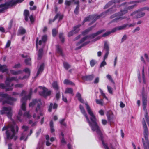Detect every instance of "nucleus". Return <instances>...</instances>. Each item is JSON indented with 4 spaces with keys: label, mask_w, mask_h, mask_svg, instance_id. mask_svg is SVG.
I'll return each mask as SVG.
<instances>
[{
    "label": "nucleus",
    "mask_w": 149,
    "mask_h": 149,
    "mask_svg": "<svg viewBox=\"0 0 149 149\" xmlns=\"http://www.w3.org/2000/svg\"><path fill=\"white\" fill-rule=\"evenodd\" d=\"M52 86L53 88L56 90H58L59 89L58 83L56 81H54L53 82Z\"/></svg>",
    "instance_id": "f704fd0d"
},
{
    "label": "nucleus",
    "mask_w": 149,
    "mask_h": 149,
    "mask_svg": "<svg viewBox=\"0 0 149 149\" xmlns=\"http://www.w3.org/2000/svg\"><path fill=\"white\" fill-rule=\"evenodd\" d=\"M96 103L100 105L101 106H103L104 104V102L103 101V100L102 99L95 100Z\"/></svg>",
    "instance_id": "2f4dec72"
},
{
    "label": "nucleus",
    "mask_w": 149,
    "mask_h": 149,
    "mask_svg": "<svg viewBox=\"0 0 149 149\" xmlns=\"http://www.w3.org/2000/svg\"><path fill=\"white\" fill-rule=\"evenodd\" d=\"M94 75L92 74L91 75L85 76L82 77L83 80L84 81H91L94 78Z\"/></svg>",
    "instance_id": "6ab92c4d"
},
{
    "label": "nucleus",
    "mask_w": 149,
    "mask_h": 149,
    "mask_svg": "<svg viewBox=\"0 0 149 149\" xmlns=\"http://www.w3.org/2000/svg\"><path fill=\"white\" fill-rule=\"evenodd\" d=\"M64 84L66 85H72L74 86L75 84L68 79H65L64 81Z\"/></svg>",
    "instance_id": "473e14b6"
},
{
    "label": "nucleus",
    "mask_w": 149,
    "mask_h": 149,
    "mask_svg": "<svg viewBox=\"0 0 149 149\" xmlns=\"http://www.w3.org/2000/svg\"><path fill=\"white\" fill-rule=\"evenodd\" d=\"M26 32V31L24 29L22 28H20L19 30V33L22 34L25 33Z\"/></svg>",
    "instance_id": "09e8293b"
},
{
    "label": "nucleus",
    "mask_w": 149,
    "mask_h": 149,
    "mask_svg": "<svg viewBox=\"0 0 149 149\" xmlns=\"http://www.w3.org/2000/svg\"><path fill=\"white\" fill-rule=\"evenodd\" d=\"M110 18L111 19H113L115 18L111 22H110V23H111L114 22H117L119 20H121L125 18L126 17H120L118 13H117L111 15L110 17Z\"/></svg>",
    "instance_id": "f8f14e48"
},
{
    "label": "nucleus",
    "mask_w": 149,
    "mask_h": 149,
    "mask_svg": "<svg viewBox=\"0 0 149 149\" xmlns=\"http://www.w3.org/2000/svg\"><path fill=\"white\" fill-rule=\"evenodd\" d=\"M146 7H143V8H141L139 10H138L134 11V12H133V13H132L131 14V15L133 16L135 15L138 12H140L141 11H143L144 10H146Z\"/></svg>",
    "instance_id": "c756f323"
},
{
    "label": "nucleus",
    "mask_w": 149,
    "mask_h": 149,
    "mask_svg": "<svg viewBox=\"0 0 149 149\" xmlns=\"http://www.w3.org/2000/svg\"><path fill=\"white\" fill-rule=\"evenodd\" d=\"M22 72L21 71H15L13 70H10V72L13 75H16L19 74H20Z\"/></svg>",
    "instance_id": "ea45409f"
},
{
    "label": "nucleus",
    "mask_w": 149,
    "mask_h": 149,
    "mask_svg": "<svg viewBox=\"0 0 149 149\" xmlns=\"http://www.w3.org/2000/svg\"><path fill=\"white\" fill-rule=\"evenodd\" d=\"M79 7V5H77L74 10V13L75 14H77L78 13Z\"/></svg>",
    "instance_id": "3c124183"
},
{
    "label": "nucleus",
    "mask_w": 149,
    "mask_h": 149,
    "mask_svg": "<svg viewBox=\"0 0 149 149\" xmlns=\"http://www.w3.org/2000/svg\"><path fill=\"white\" fill-rule=\"evenodd\" d=\"M99 81V78L98 77L96 78L93 81V83L94 84H97Z\"/></svg>",
    "instance_id": "e2e57ef3"
},
{
    "label": "nucleus",
    "mask_w": 149,
    "mask_h": 149,
    "mask_svg": "<svg viewBox=\"0 0 149 149\" xmlns=\"http://www.w3.org/2000/svg\"><path fill=\"white\" fill-rule=\"evenodd\" d=\"M29 124H31V126L32 127H34L37 124L36 122H34L33 123L32 121L31 120H29Z\"/></svg>",
    "instance_id": "603ef678"
},
{
    "label": "nucleus",
    "mask_w": 149,
    "mask_h": 149,
    "mask_svg": "<svg viewBox=\"0 0 149 149\" xmlns=\"http://www.w3.org/2000/svg\"><path fill=\"white\" fill-rule=\"evenodd\" d=\"M94 27V26H91L88 29H87L86 30H85V31H84L82 33V34H83L84 35H85V34H87L88 32L91 31L92 30V29Z\"/></svg>",
    "instance_id": "4c0bfd02"
},
{
    "label": "nucleus",
    "mask_w": 149,
    "mask_h": 149,
    "mask_svg": "<svg viewBox=\"0 0 149 149\" xmlns=\"http://www.w3.org/2000/svg\"><path fill=\"white\" fill-rule=\"evenodd\" d=\"M58 15H59L58 14H56V15L54 17V18L53 20H52V19L50 20L49 21V23L50 24L52 22H54L58 18Z\"/></svg>",
    "instance_id": "bf43d9fd"
},
{
    "label": "nucleus",
    "mask_w": 149,
    "mask_h": 149,
    "mask_svg": "<svg viewBox=\"0 0 149 149\" xmlns=\"http://www.w3.org/2000/svg\"><path fill=\"white\" fill-rule=\"evenodd\" d=\"M57 32V31L56 29H53L52 30V33L53 36L54 37H55L56 35Z\"/></svg>",
    "instance_id": "8fccbe9b"
},
{
    "label": "nucleus",
    "mask_w": 149,
    "mask_h": 149,
    "mask_svg": "<svg viewBox=\"0 0 149 149\" xmlns=\"http://www.w3.org/2000/svg\"><path fill=\"white\" fill-rule=\"evenodd\" d=\"M43 54V50L42 49H40L38 52V60L41 59L42 57Z\"/></svg>",
    "instance_id": "bb28decb"
},
{
    "label": "nucleus",
    "mask_w": 149,
    "mask_h": 149,
    "mask_svg": "<svg viewBox=\"0 0 149 149\" xmlns=\"http://www.w3.org/2000/svg\"><path fill=\"white\" fill-rule=\"evenodd\" d=\"M32 89H30L28 95L25 96L21 99V108L23 111H25L26 110V100L27 99H31L32 95Z\"/></svg>",
    "instance_id": "6e6552de"
},
{
    "label": "nucleus",
    "mask_w": 149,
    "mask_h": 149,
    "mask_svg": "<svg viewBox=\"0 0 149 149\" xmlns=\"http://www.w3.org/2000/svg\"><path fill=\"white\" fill-rule=\"evenodd\" d=\"M107 88L108 89V91L109 93L110 94H112L113 91H112V88L110 87V86H107Z\"/></svg>",
    "instance_id": "4d7b16f0"
},
{
    "label": "nucleus",
    "mask_w": 149,
    "mask_h": 149,
    "mask_svg": "<svg viewBox=\"0 0 149 149\" xmlns=\"http://www.w3.org/2000/svg\"><path fill=\"white\" fill-rule=\"evenodd\" d=\"M8 69L7 68V66L5 65H2L0 64V71L4 73L7 72Z\"/></svg>",
    "instance_id": "412c9836"
},
{
    "label": "nucleus",
    "mask_w": 149,
    "mask_h": 149,
    "mask_svg": "<svg viewBox=\"0 0 149 149\" xmlns=\"http://www.w3.org/2000/svg\"><path fill=\"white\" fill-rule=\"evenodd\" d=\"M23 116L27 118H29L31 117V115L29 114V112L26 111L24 113Z\"/></svg>",
    "instance_id": "864d4df0"
},
{
    "label": "nucleus",
    "mask_w": 149,
    "mask_h": 149,
    "mask_svg": "<svg viewBox=\"0 0 149 149\" xmlns=\"http://www.w3.org/2000/svg\"><path fill=\"white\" fill-rule=\"evenodd\" d=\"M105 31L104 30H102L99 31L96 33L92 34L89 36H86L84 37L80 42H79L77 44V45H79L81 43L84 42L85 40H88L90 39H92L94 38L100 34Z\"/></svg>",
    "instance_id": "1a4fd4ad"
},
{
    "label": "nucleus",
    "mask_w": 149,
    "mask_h": 149,
    "mask_svg": "<svg viewBox=\"0 0 149 149\" xmlns=\"http://www.w3.org/2000/svg\"><path fill=\"white\" fill-rule=\"evenodd\" d=\"M44 65L43 63L40 65L37 72L36 76H38V75L43 71L44 70Z\"/></svg>",
    "instance_id": "cd10ccee"
},
{
    "label": "nucleus",
    "mask_w": 149,
    "mask_h": 149,
    "mask_svg": "<svg viewBox=\"0 0 149 149\" xmlns=\"http://www.w3.org/2000/svg\"><path fill=\"white\" fill-rule=\"evenodd\" d=\"M76 96V97L78 98L79 100V101L81 103H84V101L83 99L82 98L81 95L79 92H77V93Z\"/></svg>",
    "instance_id": "7c9ffc66"
},
{
    "label": "nucleus",
    "mask_w": 149,
    "mask_h": 149,
    "mask_svg": "<svg viewBox=\"0 0 149 149\" xmlns=\"http://www.w3.org/2000/svg\"><path fill=\"white\" fill-rule=\"evenodd\" d=\"M29 11L28 10H24V16H29Z\"/></svg>",
    "instance_id": "13d9d810"
},
{
    "label": "nucleus",
    "mask_w": 149,
    "mask_h": 149,
    "mask_svg": "<svg viewBox=\"0 0 149 149\" xmlns=\"http://www.w3.org/2000/svg\"><path fill=\"white\" fill-rule=\"evenodd\" d=\"M36 104L37 105V106L36 109V113H39L40 116H43L44 113L42 112V109L40 108V105L42 104L40 99L33 100L32 102L29 104V107H33Z\"/></svg>",
    "instance_id": "423d86ee"
},
{
    "label": "nucleus",
    "mask_w": 149,
    "mask_h": 149,
    "mask_svg": "<svg viewBox=\"0 0 149 149\" xmlns=\"http://www.w3.org/2000/svg\"><path fill=\"white\" fill-rule=\"evenodd\" d=\"M57 105L55 103L53 104L52 103H51L49 107L48 111L49 112H51L52 108H53L54 109H55L57 108Z\"/></svg>",
    "instance_id": "b1692460"
},
{
    "label": "nucleus",
    "mask_w": 149,
    "mask_h": 149,
    "mask_svg": "<svg viewBox=\"0 0 149 149\" xmlns=\"http://www.w3.org/2000/svg\"><path fill=\"white\" fill-rule=\"evenodd\" d=\"M79 108L81 112L84 114V116L86 117V119H87V118H88L87 116V115L86 112L83 107L82 105H80L79 106Z\"/></svg>",
    "instance_id": "4be33fe9"
},
{
    "label": "nucleus",
    "mask_w": 149,
    "mask_h": 149,
    "mask_svg": "<svg viewBox=\"0 0 149 149\" xmlns=\"http://www.w3.org/2000/svg\"><path fill=\"white\" fill-rule=\"evenodd\" d=\"M106 59H104V58H103V61L101 63L100 67H102L104 66L105 65H106V63L105 61V60Z\"/></svg>",
    "instance_id": "5fc2aeb1"
},
{
    "label": "nucleus",
    "mask_w": 149,
    "mask_h": 149,
    "mask_svg": "<svg viewBox=\"0 0 149 149\" xmlns=\"http://www.w3.org/2000/svg\"><path fill=\"white\" fill-rule=\"evenodd\" d=\"M128 12L127 10L125 8L124 10H121L120 12H118L120 17L124 15Z\"/></svg>",
    "instance_id": "393cba45"
},
{
    "label": "nucleus",
    "mask_w": 149,
    "mask_h": 149,
    "mask_svg": "<svg viewBox=\"0 0 149 149\" xmlns=\"http://www.w3.org/2000/svg\"><path fill=\"white\" fill-rule=\"evenodd\" d=\"M22 115V111L21 110H20L18 112V115L17 116V120L20 122L22 121V120L21 119V117Z\"/></svg>",
    "instance_id": "58836bf2"
},
{
    "label": "nucleus",
    "mask_w": 149,
    "mask_h": 149,
    "mask_svg": "<svg viewBox=\"0 0 149 149\" xmlns=\"http://www.w3.org/2000/svg\"><path fill=\"white\" fill-rule=\"evenodd\" d=\"M65 119H63L60 121V123L61 125L65 126L66 125V124L64 123V121H65Z\"/></svg>",
    "instance_id": "052dcab7"
},
{
    "label": "nucleus",
    "mask_w": 149,
    "mask_h": 149,
    "mask_svg": "<svg viewBox=\"0 0 149 149\" xmlns=\"http://www.w3.org/2000/svg\"><path fill=\"white\" fill-rule=\"evenodd\" d=\"M80 25H77L74 27L73 30L69 32L68 33V36L70 37L73 34L79 32V27Z\"/></svg>",
    "instance_id": "f3484780"
},
{
    "label": "nucleus",
    "mask_w": 149,
    "mask_h": 149,
    "mask_svg": "<svg viewBox=\"0 0 149 149\" xmlns=\"http://www.w3.org/2000/svg\"><path fill=\"white\" fill-rule=\"evenodd\" d=\"M136 1H133L127 3H124L117 6H114L107 11L102 13L100 15H90L89 17H86L83 22H85L86 21H89L91 20H92V23H91V24L95 22L97 19L100 18V17L102 16L103 15H105L107 13L108 14L116 12L117 10V8L118 7H120L121 6H123L124 7H125L127 11H128V10L133 9L136 6Z\"/></svg>",
    "instance_id": "f257e3e1"
},
{
    "label": "nucleus",
    "mask_w": 149,
    "mask_h": 149,
    "mask_svg": "<svg viewBox=\"0 0 149 149\" xmlns=\"http://www.w3.org/2000/svg\"><path fill=\"white\" fill-rule=\"evenodd\" d=\"M5 130H6V133L7 139H12L14 137L15 140L17 139V137L15 136V135L18 132V127L15 125V123L13 125L4 127L2 129V131Z\"/></svg>",
    "instance_id": "7ed1b4c3"
},
{
    "label": "nucleus",
    "mask_w": 149,
    "mask_h": 149,
    "mask_svg": "<svg viewBox=\"0 0 149 149\" xmlns=\"http://www.w3.org/2000/svg\"><path fill=\"white\" fill-rule=\"evenodd\" d=\"M145 111V117L146 120L147 121V123L148 124L149 126V117L148 115L147 111L146 109L143 110Z\"/></svg>",
    "instance_id": "c9c22d12"
},
{
    "label": "nucleus",
    "mask_w": 149,
    "mask_h": 149,
    "mask_svg": "<svg viewBox=\"0 0 149 149\" xmlns=\"http://www.w3.org/2000/svg\"><path fill=\"white\" fill-rule=\"evenodd\" d=\"M59 38L61 40V42L62 43L64 42V38L63 36V33H61L59 34Z\"/></svg>",
    "instance_id": "a18cd8bd"
},
{
    "label": "nucleus",
    "mask_w": 149,
    "mask_h": 149,
    "mask_svg": "<svg viewBox=\"0 0 149 149\" xmlns=\"http://www.w3.org/2000/svg\"><path fill=\"white\" fill-rule=\"evenodd\" d=\"M47 36L46 35L43 36L42 38V40H40L38 42V38H37L36 41V46L37 48L38 47V45H42L43 46L44 45V43L47 40Z\"/></svg>",
    "instance_id": "4468645a"
},
{
    "label": "nucleus",
    "mask_w": 149,
    "mask_h": 149,
    "mask_svg": "<svg viewBox=\"0 0 149 149\" xmlns=\"http://www.w3.org/2000/svg\"><path fill=\"white\" fill-rule=\"evenodd\" d=\"M73 90L71 88H66L65 91V94L69 93L72 94V95H74L73 93Z\"/></svg>",
    "instance_id": "a878e982"
},
{
    "label": "nucleus",
    "mask_w": 149,
    "mask_h": 149,
    "mask_svg": "<svg viewBox=\"0 0 149 149\" xmlns=\"http://www.w3.org/2000/svg\"><path fill=\"white\" fill-rule=\"evenodd\" d=\"M128 24H125L124 25L117 27L118 30H120L124 29L127 26Z\"/></svg>",
    "instance_id": "e433bc0d"
},
{
    "label": "nucleus",
    "mask_w": 149,
    "mask_h": 149,
    "mask_svg": "<svg viewBox=\"0 0 149 149\" xmlns=\"http://www.w3.org/2000/svg\"><path fill=\"white\" fill-rule=\"evenodd\" d=\"M71 3V1H70L65 0V4L67 6H69L70 5Z\"/></svg>",
    "instance_id": "6e6d98bb"
},
{
    "label": "nucleus",
    "mask_w": 149,
    "mask_h": 149,
    "mask_svg": "<svg viewBox=\"0 0 149 149\" xmlns=\"http://www.w3.org/2000/svg\"><path fill=\"white\" fill-rule=\"evenodd\" d=\"M56 49L57 52L58 54L62 56L63 55L62 50L61 47L59 45H57L56 46Z\"/></svg>",
    "instance_id": "72a5a7b5"
},
{
    "label": "nucleus",
    "mask_w": 149,
    "mask_h": 149,
    "mask_svg": "<svg viewBox=\"0 0 149 149\" xmlns=\"http://www.w3.org/2000/svg\"><path fill=\"white\" fill-rule=\"evenodd\" d=\"M63 65L64 68L67 70L70 67V65L66 62H64Z\"/></svg>",
    "instance_id": "49530a36"
},
{
    "label": "nucleus",
    "mask_w": 149,
    "mask_h": 149,
    "mask_svg": "<svg viewBox=\"0 0 149 149\" xmlns=\"http://www.w3.org/2000/svg\"><path fill=\"white\" fill-rule=\"evenodd\" d=\"M30 21L31 23H33L34 21V19L32 15H31L29 17Z\"/></svg>",
    "instance_id": "338daca9"
},
{
    "label": "nucleus",
    "mask_w": 149,
    "mask_h": 149,
    "mask_svg": "<svg viewBox=\"0 0 149 149\" xmlns=\"http://www.w3.org/2000/svg\"><path fill=\"white\" fill-rule=\"evenodd\" d=\"M143 137L142 139V143L144 149H149V141L148 137L149 132L144 119L143 118Z\"/></svg>",
    "instance_id": "20e7f679"
},
{
    "label": "nucleus",
    "mask_w": 149,
    "mask_h": 149,
    "mask_svg": "<svg viewBox=\"0 0 149 149\" xmlns=\"http://www.w3.org/2000/svg\"><path fill=\"white\" fill-rule=\"evenodd\" d=\"M24 86V85L23 84H16L15 85V87L16 88L17 87H23Z\"/></svg>",
    "instance_id": "680f3d73"
},
{
    "label": "nucleus",
    "mask_w": 149,
    "mask_h": 149,
    "mask_svg": "<svg viewBox=\"0 0 149 149\" xmlns=\"http://www.w3.org/2000/svg\"><path fill=\"white\" fill-rule=\"evenodd\" d=\"M25 63L27 65H31V59L30 58H28L25 60Z\"/></svg>",
    "instance_id": "c03bdc74"
},
{
    "label": "nucleus",
    "mask_w": 149,
    "mask_h": 149,
    "mask_svg": "<svg viewBox=\"0 0 149 149\" xmlns=\"http://www.w3.org/2000/svg\"><path fill=\"white\" fill-rule=\"evenodd\" d=\"M20 77L17 78V77H7L6 78V80L5 81V83L6 85V87H10L12 86L13 85V84H11V85H10V82L13 81H18Z\"/></svg>",
    "instance_id": "9b49d317"
},
{
    "label": "nucleus",
    "mask_w": 149,
    "mask_h": 149,
    "mask_svg": "<svg viewBox=\"0 0 149 149\" xmlns=\"http://www.w3.org/2000/svg\"><path fill=\"white\" fill-rule=\"evenodd\" d=\"M136 15L135 18H140L144 16L145 13L144 12L138 13Z\"/></svg>",
    "instance_id": "c85d7f7f"
},
{
    "label": "nucleus",
    "mask_w": 149,
    "mask_h": 149,
    "mask_svg": "<svg viewBox=\"0 0 149 149\" xmlns=\"http://www.w3.org/2000/svg\"><path fill=\"white\" fill-rule=\"evenodd\" d=\"M107 116L109 121L110 123L112 122L113 119V114L112 113H107Z\"/></svg>",
    "instance_id": "5701e85b"
},
{
    "label": "nucleus",
    "mask_w": 149,
    "mask_h": 149,
    "mask_svg": "<svg viewBox=\"0 0 149 149\" xmlns=\"http://www.w3.org/2000/svg\"><path fill=\"white\" fill-rule=\"evenodd\" d=\"M140 30V28L139 27H137L132 31L133 33H134L136 32L139 31Z\"/></svg>",
    "instance_id": "0e129e2a"
},
{
    "label": "nucleus",
    "mask_w": 149,
    "mask_h": 149,
    "mask_svg": "<svg viewBox=\"0 0 149 149\" xmlns=\"http://www.w3.org/2000/svg\"><path fill=\"white\" fill-rule=\"evenodd\" d=\"M1 114H4L6 113L7 116L8 118H11L12 114V110L10 107H3L1 110Z\"/></svg>",
    "instance_id": "9d476101"
},
{
    "label": "nucleus",
    "mask_w": 149,
    "mask_h": 149,
    "mask_svg": "<svg viewBox=\"0 0 149 149\" xmlns=\"http://www.w3.org/2000/svg\"><path fill=\"white\" fill-rule=\"evenodd\" d=\"M142 95L143 108V110H145L146 109V107L147 102V94L146 93H144L143 91Z\"/></svg>",
    "instance_id": "dca6fc26"
},
{
    "label": "nucleus",
    "mask_w": 149,
    "mask_h": 149,
    "mask_svg": "<svg viewBox=\"0 0 149 149\" xmlns=\"http://www.w3.org/2000/svg\"><path fill=\"white\" fill-rule=\"evenodd\" d=\"M109 50V44L107 42L105 41L104 43L103 50L105 52L104 56V59H106L108 56Z\"/></svg>",
    "instance_id": "2eb2a0df"
},
{
    "label": "nucleus",
    "mask_w": 149,
    "mask_h": 149,
    "mask_svg": "<svg viewBox=\"0 0 149 149\" xmlns=\"http://www.w3.org/2000/svg\"><path fill=\"white\" fill-rule=\"evenodd\" d=\"M38 88L42 89V92L40 93H39L40 95L44 97L49 96L50 95L51 93V91L48 90L47 88L41 86H39Z\"/></svg>",
    "instance_id": "ddd939ff"
},
{
    "label": "nucleus",
    "mask_w": 149,
    "mask_h": 149,
    "mask_svg": "<svg viewBox=\"0 0 149 149\" xmlns=\"http://www.w3.org/2000/svg\"><path fill=\"white\" fill-rule=\"evenodd\" d=\"M110 34H111V32L109 31H108L104 33L102 35V36L103 37H105L109 35Z\"/></svg>",
    "instance_id": "774afa93"
},
{
    "label": "nucleus",
    "mask_w": 149,
    "mask_h": 149,
    "mask_svg": "<svg viewBox=\"0 0 149 149\" xmlns=\"http://www.w3.org/2000/svg\"><path fill=\"white\" fill-rule=\"evenodd\" d=\"M106 77H107V78L108 79H109V80H110L111 82H112L114 85H115V82H114V81H113V80L111 76L109 74H108L107 75Z\"/></svg>",
    "instance_id": "79ce46f5"
},
{
    "label": "nucleus",
    "mask_w": 149,
    "mask_h": 149,
    "mask_svg": "<svg viewBox=\"0 0 149 149\" xmlns=\"http://www.w3.org/2000/svg\"><path fill=\"white\" fill-rule=\"evenodd\" d=\"M121 1L122 0H114V2L113 1H110L104 6V9H105L108 8L112 5L113 3H120L121 2Z\"/></svg>",
    "instance_id": "a211bd4d"
},
{
    "label": "nucleus",
    "mask_w": 149,
    "mask_h": 149,
    "mask_svg": "<svg viewBox=\"0 0 149 149\" xmlns=\"http://www.w3.org/2000/svg\"><path fill=\"white\" fill-rule=\"evenodd\" d=\"M16 100L15 99L10 97L7 94L0 92V102H2L3 104H12L13 102Z\"/></svg>",
    "instance_id": "39448f33"
},
{
    "label": "nucleus",
    "mask_w": 149,
    "mask_h": 149,
    "mask_svg": "<svg viewBox=\"0 0 149 149\" xmlns=\"http://www.w3.org/2000/svg\"><path fill=\"white\" fill-rule=\"evenodd\" d=\"M85 105L88 112L91 116L90 117L91 121H90L89 118L86 119L90 126L91 127L92 131H95L96 133L100 136L102 140L103 145L105 149H109L108 147L104 143L103 141L102 140L103 138L102 134L100 129V127L98 125L97 123V120L95 117L91 110L90 107L88 104L86 103H85Z\"/></svg>",
    "instance_id": "f03ea898"
},
{
    "label": "nucleus",
    "mask_w": 149,
    "mask_h": 149,
    "mask_svg": "<svg viewBox=\"0 0 149 149\" xmlns=\"http://www.w3.org/2000/svg\"><path fill=\"white\" fill-rule=\"evenodd\" d=\"M96 63V61L94 60L93 59L90 61V65L91 67L94 66Z\"/></svg>",
    "instance_id": "de8ad7c7"
},
{
    "label": "nucleus",
    "mask_w": 149,
    "mask_h": 149,
    "mask_svg": "<svg viewBox=\"0 0 149 149\" xmlns=\"http://www.w3.org/2000/svg\"><path fill=\"white\" fill-rule=\"evenodd\" d=\"M27 137L26 136V134H22V136L20 137V140H24L25 141H26Z\"/></svg>",
    "instance_id": "37998d69"
},
{
    "label": "nucleus",
    "mask_w": 149,
    "mask_h": 149,
    "mask_svg": "<svg viewBox=\"0 0 149 149\" xmlns=\"http://www.w3.org/2000/svg\"><path fill=\"white\" fill-rule=\"evenodd\" d=\"M24 0H16L15 1H11L6 3L5 4L0 5V13L3 12L5 9L8 8L9 6H12L15 5L17 3H20Z\"/></svg>",
    "instance_id": "0eeeda50"
},
{
    "label": "nucleus",
    "mask_w": 149,
    "mask_h": 149,
    "mask_svg": "<svg viewBox=\"0 0 149 149\" xmlns=\"http://www.w3.org/2000/svg\"><path fill=\"white\" fill-rule=\"evenodd\" d=\"M50 126L51 132V133H52L54 131V128L53 123L52 120H51L50 122Z\"/></svg>",
    "instance_id": "a19ab883"
},
{
    "label": "nucleus",
    "mask_w": 149,
    "mask_h": 149,
    "mask_svg": "<svg viewBox=\"0 0 149 149\" xmlns=\"http://www.w3.org/2000/svg\"><path fill=\"white\" fill-rule=\"evenodd\" d=\"M11 43V42L10 40H8L6 44V45L5 47L6 48H8L9 47V46L10 45Z\"/></svg>",
    "instance_id": "69168bd1"
},
{
    "label": "nucleus",
    "mask_w": 149,
    "mask_h": 149,
    "mask_svg": "<svg viewBox=\"0 0 149 149\" xmlns=\"http://www.w3.org/2000/svg\"><path fill=\"white\" fill-rule=\"evenodd\" d=\"M24 71L27 74V75L24 76L22 78L19 77V79H24L28 78L29 77L30 74V70L28 68H26L24 70Z\"/></svg>",
    "instance_id": "aec40b11"
}]
</instances>
